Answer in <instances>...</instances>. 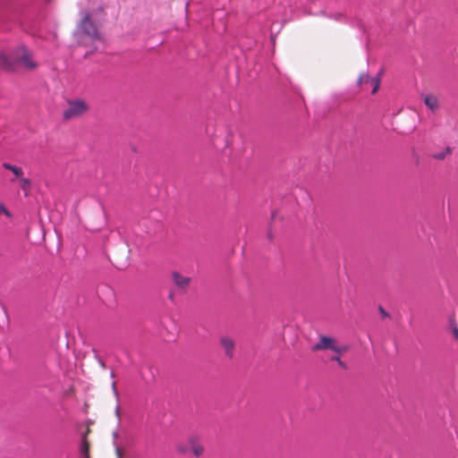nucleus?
I'll list each match as a JSON object with an SVG mask.
<instances>
[{"label":"nucleus","instance_id":"obj_1","mask_svg":"<svg viewBox=\"0 0 458 458\" xmlns=\"http://www.w3.org/2000/svg\"><path fill=\"white\" fill-rule=\"evenodd\" d=\"M350 349L348 344H341L334 337L320 335L318 341L312 346V351H332L335 354L330 356L331 361L337 362L338 366L346 370L348 369L347 364L342 360L341 355L347 352Z\"/></svg>","mask_w":458,"mask_h":458},{"label":"nucleus","instance_id":"obj_2","mask_svg":"<svg viewBox=\"0 0 458 458\" xmlns=\"http://www.w3.org/2000/svg\"><path fill=\"white\" fill-rule=\"evenodd\" d=\"M22 50V55L19 59H12L4 54H0V68L5 71H14L16 68V64L21 63L25 67L29 69L36 68L37 64L31 59L30 55L25 49V47L21 48Z\"/></svg>","mask_w":458,"mask_h":458},{"label":"nucleus","instance_id":"obj_3","mask_svg":"<svg viewBox=\"0 0 458 458\" xmlns=\"http://www.w3.org/2000/svg\"><path fill=\"white\" fill-rule=\"evenodd\" d=\"M89 110L88 103L83 99L67 100V108L63 112V119L72 120L82 116Z\"/></svg>","mask_w":458,"mask_h":458},{"label":"nucleus","instance_id":"obj_4","mask_svg":"<svg viewBox=\"0 0 458 458\" xmlns=\"http://www.w3.org/2000/svg\"><path fill=\"white\" fill-rule=\"evenodd\" d=\"M81 29L84 34L88 35L93 40H102L101 35L97 26L90 19V14L87 13L81 22Z\"/></svg>","mask_w":458,"mask_h":458},{"label":"nucleus","instance_id":"obj_5","mask_svg":"<svg viewBox=\"0 0 458 458\" xmlns=\"http://www.w3.org/2000/svg\"><path fill=\"white\" fill-rule=\"evenodd\" d=\"M358 84L361 86L370 85L372 86L371 93L375 94L380 84V79L378 77H370L367 73H362L358 79Z\"/></svg>","mask_w":458,"mask_h":458},{"label":"nucleus","instance_id":"obj_6","mask_svg":"<svg viewBox=\"0 0 458 458\" xmlns=\"http://www.w3.org/2000/svg\"><path fill=\"white\" fill-rule=\"evenodd\" d=\"M221 345L225 350V355L229 358L233 356L234 342L229 337H222L220 340Z\"/></svg>","mask_w":458,"mask_h":458},{"label":"nucleus","instance_id":"obj_7","mask_svg":"<svg viewBox=\"0 0 458 458\" xmlns=\"http://www.w3.org/2000/svg\"><path fill=\"white\" fill-rule=\"evenodd\" d=\"M173 282L176 284V286H187L191 283V280L188 276H184L178 272L172 273Z\"/></svg>","mask_w":458,"mask_h":458},{"label":"nucleus","instance_id":"obj_8","mask_svg":"<svg viewBox=\"0 0 458 458\" xmlns=\"http://www.w3.org/2000/svg\"><path fill=\"white\" fill-rule=\"evenodd\" d=\"M189 443L191 445V450L196 456H200L203 452V446L199 443L197 437H191L189 439Z\"/></svg>","mask_w":458,"mask_h":458},{"label":"nucleus","instance_id":"obj_9","mask_svg":"<svg viewBox=\"0 0 458 458\" xmlns=\"http://www.w3.org/2000/svg\"><path fill=\"white\" fill-rule=\"evenodd\" d=\"M424 102L425 105L432 111L438 107V99L435 96H426Z\"/></svg>","mask_w":458,"mask_h":458},{"label":"nucleus","instance_id":"obj_10","mask_svg":"<svg viewBox=\"0 0 458 458\" xmlns=\"http://www.w3.org/2000/svg\"><path fill=\"white\" fill-rule=\"evenodd\" d=\"M3 167L7 170L12 171L13 173V174L15 175V177H17V178H20L23 174V171H22L21 167L11 165L9 163H4Z\"/></svg>","mask_w":458,"mask_h":458},{"label":"nucleus","instance_id":"obj_11","mask_svg":"<svg viewBox=\"0 0 458 458\" xmlns=\"http://www.w3.org/2000/svg\"><path fill=\"white\" fill-rule=\"evenodd\" d=\"M20 187L25 191V196L28 195V190L30 187V180L28 178H24L21 176L20 178Z\"/></svg>","mask_w":458,"mask_h":458},{"label":"nucleus","instance_id":"obj_12","mask_svg":"<svg viewBox=\"0 0 458 458\" xmlns=\"http://www.w3.org/2000/svg\"><path fill=\"white\" fill-rule=\"evenodd\" d=\"M182 293V288H174L172 290H170L169 293H168V298L171 300V301H174V298L177 294H181Z\"/></svg>","mask_w":458,"mask_h":458},{"label":"nucleus","instance_id":"obj_13","mask_svg":"<svg viewBox=\"0 0 458 458\" xmlns=\"http://www.w3.org/2000/svg\"><path fill=\"white\" fill-rule=\"evenodd\" d=\"M89 444L86 438L83 439L81 451L85 456L89 455Z\"/></svg>","mask_w":458,"mask_h":458},{"label":"nucleus","instance_id":"obj_14","mask_svg":"<svg viewBox=\"0 0 458 458\" xmlns=\"http://www.w3.org/2000/svg\"><path fill=\"white\" fill-rule=\"evenodd\" d=\"M452 332H453V335H454V337L458 340V327L456 324H454L452 326Z\"/></svg>","mask_w":458,"mask_h":458},{"label":"nucleus","instance_id":"obj_15","mask_svg":"<svg viewBox=\"0 0 458 458\" xmlns=\"http://www.w3.org/2000/svg\"><path fill=\"white\" fill-rule=\"evenodd\" d=\"M115 454H116L117 458H123V451L121 448H119V447L115 448Z\"/></svg>","mask_w":458,"mask_h":458},{"label":"nucleus","instance_id":"obj_16","mask_svg":"<svg viewBox=\"0 0 458 458\" xmlns=\"http://www.w3.org/2000/svg\"><path fill=\"white\" fill-rule=\"evenodd\" d=\"M379 312L382 315L383 318H388L389 314L380 306L379 307Z\"/></svg>","mask_w":458,"mask_h":458},{"label":"nucleus","instance_id":"obj_17","mask_svg":"<svg viewBox=\"0 0 458 458\" xmlns=\"http://www.w3.org/2000/svg\"><path fill=\"white\" fill-rule=\"evenodd\" d=\"M4 213L6 216H10L9 211L4 208V205H0V214Z\"/></svg>","mask_w":458,"mask_h":458},{"label":"nucleus","instance_id":"obj_18","mask_svg":"<svg viewBox=\"0 0 458 458\" xmlns=\"http://www.w3.org/2000/svg\"><path fill=\"white\" fill-rule=\"evenodd\" d=\"M177 450L181 453V454H185L188 449L183 447L182 445H177Z\"/></svg>","mask_w":458,"mask_h":458},{"label":"nucleus","instance_id":"obj_19","mask_svg":"<svg viewBox=\"0 0 458 458\" xmlns=\"http://www.w3.org/2000/svg\"><path fill=\"white\" fill-rule=\"evenodd\" d=\"M445 153H441V154L435 155L434 157L436 158L442 159L445 157Z\"/></svg>","mask_w":458,"mask_h":458}]
</instances>
